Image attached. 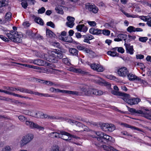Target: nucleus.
Returning a JSON list of instances; mask_svg holds the SVG:
<instances>
[{
	"mask_svg": "<svg viewBox=\"0 0 151 151\" xmlns=\"http://www.w3.org/2000/svg\"><path fill=\"white\" fill-rule=\"evenodd\" d=\"M2 30L4 33L12 42L17 43L22 42V38L23 37V35L21 32L4 29H3Z\"/></svg>",
	"mask_w": 151,
	"mask_h": 151,
	"instance_id": "1",
	"label": "nucleus"
},
{
	"mask_svg": "<svg viewBox=\"0 0 151 151\" xmlns=\"http://www.w3.org/2000/svg\"><path fill=\"white\" fill-rule=\"evenodd\" d=\"M96 134L99 137H95V138L100 142L106 143L109 142H114L115 141L114 139L112 137L101 132H96Z\"/></svg>",
	"mask_w": 151,
	"mask_h": 151,
	"instance_id": "2",
	"label": "nucleus"
},
{
	"mask_svg": "<svg viewBox=\"0 0 151 151\" xmlns=\"http://www.w3.org/2000/svg\"><path fill=\"white\" fill-rule=\"evenodd\" d=\"M129 96H125L124 97H123L122 99L126 102L128 103L130 105H133L137 104L138 103L140 102L141 99L138 98H133L130 99V95L127 94Z\"/></svg>",
	"mask_w": 151,
	"mask_h": 151,
	"instance_id": "3",
	"label": "nucleus"
},
{
	"mask_svg": "<svg viewBox=\"0 0 151 151\" xmlns=\"http://www.w3.org/2000/svg\"><path fill=\"white\" fill-rule=\"evenodd\" d=\"M127 76L130 81H134L135 82L137 83H144V82H145V80L142 79L140 78L131 73H128Z\"/></svg>",
	"mask_w": 151,
	"mask_h": 151,
	"instance_id": "4",
	"label": "nucleus"
},
{
	"mask_svg": "<svg viewBox=\"0 0 151 151\" xmlns=\"http://www.w3.org/2000/svg\"><path fill=\"white\" fill-rule=\"evenodd\" d=\"M33 138V135L32 134H29L23 137L20 142L21 146H23L30 142Z\"/></svg>",
	"mask_w": 151,
	"mask_h": 151,
	"instance_id": "5",
	"label": "nucleus"
},
{
	"mask_svg": "<svg viewBox=\"0 0 151 151\" xmlns=\"http://www.w3.org/2000/svg\"><path fill=\"white\" fill-rule=\"evenodd\" d=\"M26 124L31 129H37L39 130H43L44 129L43 127L40 126L37 123H35L32 121L26 120Z\"/></svg>",
	"mask_w": 151,
	"mask_h": 151,
	"instance_id": "6",
	"label": "nucleus"
},
{
	"mask_svg": "<svg viewBox=\"0 0 151 151\" xmlns=\"http://www.w3.org/2000/svg\"><path fill=\"white\" fill-rule=\"evenodd\" d=\"M102 129L105 132H112L115 129V127L113 124H103L101 126Z\"/></svg>",
	"mask_w": 151,
	"mask_h": 151,
	"instance_id": "7",
	"label": "nucleus"
},
{
	"mask_svg": "<svg viewBox=\"0 0 151 151\" xmlns=\"http://www.w3.org/2000/svg\"><path fill=\"white\" fill-rule=\"evenodd\" d=\"M128 111L132 114H141L144 115L145 111H147L148 109H141V110H136L135 109L133 108H130L128 106H127Z\"/></svg>",
	"mask_w": 151,
	"mask_h": 151,
	"instance_id": "8",
	"label": "nucleus"
},
{
	"mask_svg": "<svg viewBox=\"0 0 151 151\" xmlns=\"http://www.w3.org/2000/svg\"><path fill=\"white\" fill-rule=\"evenodd\" d=\"M4 88L7 90L8 91L10 92L15 91L16 90L19 91L20 92L27 93V88H24L21 87H18L17 88H14L13 87L4 86Z\"/></svg>",
	"mask_w": 151,
	"mask_h": 151,
	"instance_id": "9",
	"label": "nucleus"
},
{
	"mask_svg": "<svg viewBox=\"0 0 151 151\" xmlns=\"http://www.w3.org/2000/svg\"><path fill=\"white\" fill-rule=\"evenodd\" d=\"M49 55L48 57L46 58V60L50 62L53 63H56L58 60L56 58L55 54L53 50V51H49Z\"/></svg>",
	"mask_w": 151,
	"mask_h": 151,
	"instance_id": "10",
	"label": "nucleus"
},
{
	"mask_svg": "<svg viewBox=\"0 0 151 151\" xmlns=\"http://www.w3.org/2000/svg\"><path fill=\"white\" fill-rule=\"evenodd\" d=\"M90 66L92 69L97 72H102L104 70V68L100 64L94 63L91 64Z\"/></svg>",
	"mask_w": 151,
	"mask_h": 151,
	"instance_id": "11",
	"label": "nucleus"
},
{
	"mask_svg": "<svg viewBox=\"0 0 151 151\" xmlns=\"http://www.w3.org/2000/svg\"><path fill=\"white\" fill-rule=\"evenodd\" d=\"M129 72L127 68L125 67H122L119 68L117 71V73L119 76L125 77L127 76Z\"/></svg>",
	"mask_w": 151,
	"mask_h": 151,
	"instance_id": "12",
	"label": "nucleus"
},
{
	"mask_svg": "<svg viewBox=\"0 0 151 151\" xmlns=\"http://www.w3.org/2000/svg\"><path fill=\"white\" fill-rule=\"evenodd\" d=\"M60 138L65 140H71V135L64 131H60Z\"/></svg>",
	"mask_w": 151,
	"mask_h": 151,
	"instance_id": "13",
	"label": "nucleus"
},
{
	"mask_svg": "<svg viewBox=\"0 0 151 151\" xmlns=\"http://www.w3.org/2000/svg\"><path fill=\"white\" fill-rule=\"evenodd\" d=\"M30 94H34L35 95H38L40 96H44L45 97H52L50 95L47 93H43L38 92H34L33 91L30 90V89H27V93Z\"/></svg>",
	"mask_w": 151,
	"mask_h": 151,
	"instance_id": "14",
	"label": "nucleus"
},
{
	"mask_svg": "<svg viewBox=\"0 0 151 151\" xmlns=\"http://www.w3.org/2000/svg\"><path fill=\"white\" fill-rule=\"evenodd\" d=\"M67 19L68 21L66 23L67 25L70 28L73 27L75 24L74 23L75 18L71 16H68Z\"/></svg>",
	"mask_w": 151,
	"mask_h": 151,
	"instance_id": "15",
	"label": "nucleus"
},
{
	"mask_svg": "<svg viewBox=\"0 0 151 151\" xmlns=\"http://www.w3.org/2000/svg\"><path fill=\"white\" fill-rule=\"evenodd\" d=\"M86 8L90 12L94 13H96L98 12V9L95 5H86Z\"/></svg>",
	"mask_w": 151,
	"mask_h": 151,
	"instance_id": "16",
	"label": "nucleus"
},
{
	"mask_svg": "<svg viewBox=\"0 0 151 151\" xmlns=\"http://www.w3.org/2000/svg\"><path fill=\"white\" fill-rule=\"evenodd\" d=\"M126 41L125 42L124 45L126 48V51L127 52L129 53L131 55H132L134 53V49L133 46L130 45V44H127L126 43Z\"/></svg>",
	"mask_w": 151,
	"mask_h": 151,
	"instance_id": "17",
	"label": "nucleus"
},
{
	"mask_svg": "<svg viewBox=\"0 0 151 151\" xmlns=\"http://www.w3.org/2000/svg\"><path fill=\"white\" fill-rule=\"evenodd\" d=\"M53 51L57 59H60L62 58L63 57V52L57 49H54Z\"/></svg>",
	"mask_w": 151,
	"mask_h": 151,
	"instance_id": "18",
	"label": "nucleus"
},
{
	"mask_svg": "<svg viewBox=\"0 0 151 151\" xmlns=\"http://www.w3.org/2000/svg\"><path fill=\"white\" fill-rule=\"evenodd\" d=\"M102 30L92 28L89 30L90 33L93 35H99L102 34Z\"/></svg>",
	"mask_w": 151,
	"mask_h": 151,
	"instance_id": "19",
	"label": "nucleus"
},
{
	"mask_svg": "<svg viewBox=\"0 0 151 151\" xmlns=\"http://www.w3.org/2000/svg\"><path fill=\"white\" fill-rule=\"evenodd\" d=\"M68 122L73 125H76V126L79 127L83 128V127H86V126L83 125L81 123L74 120L69 119L68 120Z\"/></svg>",
	"mask_w": 151,
	"mask_h": 151,
	"instance_id": "20",
	"label": "nucleus"
},
{
	"mask_svg": "<svg viewBox=\"0 0 151 151\" xmlns=\"http://www.w3.org/2000/svg\"><path fill=\"white\" fill-rule=\"evenodd\" d=\"M76 29L79 32H86L88 30V28L84 24H80L78 25L76 27Z\"/></svg>",
	"mask_w": 151,
	"mask_h": 151,
	"instance_id": "21",
	"label": "nucleus"
},
{
	"mask_svg": "<svg viewBox=\"0 0 151 151\" xmlns=\"http://www.w3.org/2000/svg\"><path fill=\"white\" fill-rule=\"evenodd\" d=\"M31 63L38 65H44L45 64V61L42 60L40 59L32 60L31 62Z\"/></svg>",
	"mask_w": 151,
	"mask_h": 151,
	"instance_id": "22",
	"label": "nucleus"
},
{
	"mask_svg": "<svg viewBox=\"0 0 151 151\" xmlns=\"http://www.w3.org/2000/svg\"><path fill=\"white\" fill-rule=\"evenodd\" d=\"M60 131H59L58 132H53L50 133L49 136L52 138H60L61 135H60Z\"/></svg>",
	"mask_w": 151,
	"mask_h": 151,
	"instance_id": "23",
	"label": "nucleus"
},
{
	"mask_svg": "<svg viewBox=\"0 0 151 151\" xmlns=\"http://www.w3.org/2000/svg\"><path fill=\"white\" fill-rule=\"evenodd\" d=\"M111 93L115 95L119 96L124 97L125 96H129V95L125 93L124 92H118V91L113 90L111 91Z\"/></svg>",
	"mask_w": 151,
	"mask_h": 151,
	"instance_id": "24",
	"label": "nucleus"
},
{
	"mask_svg": "<svg viewBox=\"0 0 151 151\" xmlns=\"http://www.w3.org/2000/svg\"><path fill=\"white\" fill-rule=\"evenodd\" d=\"M69 52L70 54L72 55L78 57V51L76 49L70 48L69 49Z\"/></svg>",
	"mask_w": 151,
	"mask_h": 151,
	"instance_id": "25",
	"label": "nucleus"
},
{
	"mask_svg": "<svg viewBox=\"0 0 151 151\" xmlns=\"http://www.w3.org/2000/svg\"><path fill=\"white\" fill-rule=\"evenodd\" d=\"M123 125H124V126L127 128H130L131 129H134L135 130H137L138 131H139V132H144L141 129H140L139 128H138L137 127H134L133 126H131L129 124H127L126 123H123Z\"/></svg>",
	"mask_w": 151,
	"mask_h": 151,
	"instance_id": "26",
	"label": "nucleus"
},
{
	"mask_svg": "<svg viewBox=\"0 0 151 151\" xmlns=\"http://www.w3.org/2000/svg\"><path fill=\"white\" fill-rule=\"evenodd\" d=\"M63 93H65L66 94H72L76 95H80V92L77 91H68L63 90Z\"/></svg>",
	"mask_w": 151,
	"mask_h": 151,
	"instance_id": "27",
	"label": "nucleus"
},
{
	"mask_svg": "<svg viewBox=\"0 0 151 151\" xmlns=\"http://www.w3.org/2000/svg\"><path fill=\"white\" fill-rule=\"evenodd\" d=\"M77 73H80L82 76L90 75V73L81 69H78Z\"/></svg>",
	"mask_w": 151,
	"mask_h": 151,
	"instance_id": "28",
	"label": "nucleus"
},
{
	"mask_svg": "<svg viewBox=\"0 0 151 151\" xmlns=\"http://www.w3.org/2000/svg\"><path fill=\"white\" fill-rule=\"evenodd\" d=\"M82 90L87 96H89L93 94V89L88 88L87 90H86L85 88H82Z\"/></svg>",
	"mask_w": 151,
	"mask_h": 151,
	"instance_id": "29",
	"label": "nucleus"
},
{
	"mask_svg": "<svg viewBox=\"0 0 151 151\" xmlns=\"http://www.w3.org/2000/svg\"><path fill=\"white\" fill-rule=\"evenodd\" d=\"M46 35L47 37H54L56 38L57 37L51 31L48 29H46Z\"/></svg>",
	"mask_w": 151,
	"mask_h": 151,
	"instance_id": "30",
	"label": "nucleus"
},
{
	"mask_svg": "<svg viewBox=\"0 0 151 151\" xmlns=\"http://www.w3.org/2000/svg\"><path fill=\"white\" fill-rule=\"evenodd\" d=\"M101 148H103L104 150L107 151H113L114 147L111 146L103 145L100 146Z\"/></svg>",
	"mask_w": 151,
	"mask_h": 151,
	"instance_id": "31",
	"label": "nucleus"
},
{
	"mask_svg": "<svg viewBox=\"0 0 151 151\" xmlns=\"http://www.w3.org/2000/svg\"><path fill=\"white\" fill-rule=\"evenodd\" d=\"M93 94L95 95L100 96L102 95L103 94L102 91L97 89H93Z\"/></svg>",
	"mask_w": 151,
	"mask_h": 151,
	"instance_id": "32",
	"label": "nucleus"
},
{
	"mask_svg": "<svg viewBox=\"0 0 151 151\" xmlns=\"http://www.w3.org/2000/svg\"><path fill=\"white\" fill-rule=\"evenodd\" d=\"M62 39L64 41L68 42H71L72 41V38L69 36H68L65 37H62Z\"/></svg>",
	"mask_w": 151,
	"mask_h": 151,
	"instance_id": "33",
	"label": "nucleus"
},
{
	"mask_svg": "<svg viewBox=\"0 0 151 151\" xmlns=\"http://www.w3.org/2000/svg\"><path fill=\"white\" fill-rule=\"evenodd\" d=\"M26 35L28 36L30 38H31L33 37L34 34L32 33V31L31 30H28L26 32Z\"/></svg>",
	"mask_w": 151,
	"mask_h": 151,
	"instance_id": "34",
	"label": "nucleus"
},
{
	"mask_svg": "<svg viewBox=\"0 0 151 151\" xmlns=\"http://www.w3.org/2000/svg\"><path fill=\"white\" fill-rule=\"evenodd\" d=\"M35 22L37 23L43 25L44 24V22L42 19L40 17H36L35 19Z\"/></svg>",
	"mask_w": 151,
	"mask_h": 151,
	"instance_id": "35",
	"label": "nucleus"
},
{
	"mask_svg": "<svg viewBox=\"0 0 151 151\" xmlns=\"http://www.w3.org/2000/svg\"><path fill=\"white\" fill-rule=\"evenodd\" d=\"M114 22L113 21L111 20L109 23H105L104 25V26L107 28H109L110 27H112L113 25L114 24Z\"/></svg>",
	"mask_w": 151,
	"mask_h": 151,
	"instance_id": "36",
	"label": "nucleus"
},
{
	"mask_svg": "<svg viewBox=\"0 0 151 151\" xmlns=\"http://www.w3.org/2000/svg\"><path fill=\"white\" fill-rule=\"evenodd\" d=\"M127 35L124 34H119L117 36L118 37H120V39H121L122 41V40H123L125 41H126V38Z\"/></svg>",
	"mask_w": 151,
	"mask_h": 151,
	"instance_id": "37",
	"label": "nucleus"
},
{
	"mask_svg": "<svg viewBox=\"0 0 151 151\" xmlns=\"http://www.w3.org/2000/svg\"><path fill=\"white\" fill-rule=\"evenodd\" d=\"M148 112H146L145 111V113L144 114V116L147 119H151V111H149L148 110Z\"/></svg>",
	"mask_w": 151,
	"mask_h": 151,
	"instance_id": "38",
	"label": "nucleus"
},
{
	"mask_svg": "<svg viewBox=\"0 0 151 151\" xmlns=\"http://www.w3.org/2000/svg\"><path fill=\"white\" fill-rule=\"evenodd\" d=\"M12 102H14V104L17 105H20L21 106H24L26 105V104L25 102H20L18 100H15L14 101H12Z\"/></svg>",
	"mask_w": 151,
	"mask_h": 151,
	"instance_id": "39",
	"label": "nucleus"
},
{
	"mask_svg": "<svg viewBox=\"0 0 151 151\" xmlns=\"http://www.w3.org/2000/svg\"><path fill=\"white\" fill-rule=\"evenodd\" d=\"M12 13L10 12H7L5 16V19L6 21H9L11 20L12 17Z\"/></svg>",
	"mask_w": 151,
	"mask_h": 151,
	"instance_id": "40",
	"label": "nucleus"
},
{
	"mask_svg": "<svg viewBox=\"0 0 151 151\" xmlns=\"http://www.w3.org/2000/svg\"><path fill=\"white\" fill-rule=\"evenodd\" d=\"M55 9L56 12L58 14H63L64 13L63 10L61 8V6L56 7L55 8Z\"/></svg>",
	"mask_w": 151,
	"mask_h": 151,
	"instance_id": "41",
	"label": "nucleus"
},
{
	"mask_svg": "<svg viewBox=\"0 0 151 151\" xmlns=\"http://www.w3.org/2000/svg\"><path fill=\"white\" fill-rule=\"evenodd\" d=\"M0 100L4 101H7L12 102V99L8 97H6L2 96H0Z\"/></svg>",
	"mask_w": 151,
	"mask_h": 151,
	"instance_id": "42",
	"label": "nucleus"
},
{
	"mask_svg": "<svg viewBox=\"0 0 151 151\" xmlns=\"http://www.w3.org/2000/svg\"><path fill=\"white\" fill-rule=\"evenodd\" d=\"M43 83L48 86H56V84L53 82L49 81H44Z\"/></svg>",
	"mask_w": 151,
	"mask_h": 151,
	"instance_id": "43",
	"label": "nucleus"
},
{
	"mask_svg": "<svg viewBox=\"0 0 151 151\" xmlns=\"http://www.w3.org/2000/svg\"><path fill=\"white\" fill-rule=\"evenodd\" d=\"M113 50H117V51L119 52H120L122 53H123L124 52V49L121 47H116L113 48Z\"/></svg>",
	"mask_w": 151,
	"mask_h": 151,
	"instance_id": "44",
	"label": "nucleus"
},
{
	"mask_svg": "<svg viewBox=\"0 0 151 151\" xmlns=\"http://www.w3.org/2000/svg\"><path fill=\"white\" fill-rule=\"evenodd\" d=\"M62 61L63 63L67 65H69L70 64V60L68 58H65L63 59Z\"/></svg>",
	"mask_w": 151,
	"mask_h": 151,
	"instance_id": "45",
	"label": "nucleus"
},
{
	"mask_svg": "<svg viewBox=\"0 0 151 151\" xmlns=\"http://www.w3.org/2000/svg\"><path fill=\"white\" fill-rule=\"evenodd\" d=\"M107 53L108 55H110L113 57L118 56V53L115 52H111V51H109L107 52Z\"/></svg>",
	"mask_w": 151,
	"mask_h": 151,
	"instance_id": "46",
	"label": "nucleus"
},
{
	"mask_svg": "<svg viewBox=\"0 0 151 151\" xmlns=\"http://www.w3.org/2000/svg\"><path fill=\"white\" fill-rule=\"evenodd\" d=\"M135 28L132 26L129 27L127 29V31L129 32H135Z\"/></svg>",
	"mask_w": 151,
	"mask_h": 151,
	"instance_id": "47",
	"label": "nucleus"
},
{
	"mask_svg": "<svg viewBox=\"0 0 151 151\" xmlns=\"http://www.w3.org/2000/svg\"><path fill=\"white\" fill-rule=\"evenodd\" d=\"M4 93L6 94L10 95H13L14 96H17L18 97H19V95L18 94H16L14 93H13L12 92H10L9 91H6V90H5Z\"/></svg>",
	"mask_w": 151,
	"mask_h": 151,
	"instance_id": "48",
	"label": "nucleus"
},
{
	"mask_svg": "<svg viewBox=\"0 0 151 151\" xmlns=\"http://www.w3.org/2000/svg\"><path fill=\"white\" fill-rule=\"evenodd\" d=\"M110 32L109 30L107 29L102 30V33H103L104 35L108 36L110 34Z\"/></svg>",
	"mask_w": 151,
	"mask_h": 151,
	"instance_id": "49",
	"label": "nucleus"
},
{
	"mask_svg": "<svg viewBox=\"0 0 151 151\" xmlns=\"http://www.w3.org/2000/svg\"><path fill=\"white\" fill-rule=\"evenodd\" d=\"M18 119L21 122H26V120H28L26 118L22 115L19 116Z\"/></svg>",
	"mask_w": 151,
	"mask_h": 151,
	"instance_id": "50",
	"label": "nucleus"
},
{
	"mask_svg": "<svg viewBox=\"0 0 151 151\" xmlns=\"http://www.w3.org/2000/svg\"><path fill=\"white\" fill-rule=\"evenodd\" d=\"M148 38L147 37H141L139 38V40L142 42H145L147 40Z\"/></svg>",
	"mask_w": 151,
	"mask_h": 151,
	"instance_id": "51",
	"label": "nucleus"
},
{
	"mask_svg": "<svg viewBox=\"0 0 151 151\" xmlns=\"http://www.w3.org/2000/svg\"><path fill=\"white\" fill-rule=\"evenodd\" d=\"M11 150L12 149L10 146H6L2 149V151H11Z\"/></svg>",
	"mask_w": 151,
	"mask_h": 151,
	"instance_id": "52",
	"label": "nucleus"
},
{
	"mask_svg": "<svg viewBox=\"0 0 151 151\" xmlns=\"http://www.w3.org/2000/svg\"><path fill=\"white\" fill-rule=\"evenodd\" d=\"M22 6L24 8L26 9L28 6L27 3V0H25L24 1H23L21 3Z\"/></svg>",
	"mask_w": 151,
	"mask_h": 151,
	"instance_id": "53",
	"label": "nucleus"
},
{
	"mask_svg": "<svg viewBox=\"0 0 151 151\" xmlns=\"http://www.w3.org/2000/svg\"><path fill=\"white\" fill-rule=\"evenodd\" d=\"M128 36L129 38L127 40V42H130L132 40H134L136 38V36L134 35L131 36L129 35Z\"/></svg>",
	"mask_w": 151,
	"mask_h": 151,
	"instance_id": "54",
	"label": "nucleus"
},
{
	"mask_svg": "<svg viewBox=\"0 0 151 151\" xmlns=\"http://www.w3.org/2000/svg\"><path fill=\"white\" fill-rule=\"evenodd\" d=\"M84 38H87L89 39V40H91L94 39V37L93 36L91 35H87L82 36Z\"/></svg>",
	"mask_w": 151,
	"mask_h": 151,
	"instance_id": "55",
	"label": "nucleus"
},
{
	"mask_svg": "<svg viewBox=\"0 0 151 151\" xmlns=\"http://www.w3.org/2000/svg\"><path fill=\"white\" fill-rule=\"evenodd\" d=\"M45 8L42 7L38 10V13L41 14H43L45 12Z\"/></svg>",
	"mask_w": 151,
	"mask_h": 151,
	"instance_id": "56",
	"label": "nucleus"
},
{
	"mask_svg": "<svg viewBox=\"0 0 151 151\" xmlns=\"http://www.w3.org/2000/svg\"><path fill=\"white\" fill-rule=\"evenodd\" d=\"M47 25L48 26H49L52 28H54L55 25L52 22H49L47 23Z\"/></svg>",
	"mask_w": 151,
	"mask_h": 151,
	"instance_id": "57",
	"label": "nucleus"
},
{
	"mask_svg": "<svg viewBox=\"0 0 151 151\" xmlns=\"http://www.w3.org/2000/svg\"><path fill=\"white\" fill-rule=\"evenodd\" d=\"M49 115H48L44 114V113H42L41 114V115L40 116V118H45V119H48V118Z\"/></svg>",
	"mask_w": 151,
	"mask_h": 151,
	"instance_id": "58",
	"label": "nucleus"
},
{
	"mask_svg": "<svg viewBox=\"0 0 151 151\" xmlns=\"http://www.w3.org/2000/svg\"><path fill=\"white\" fill-rule=\"evenodd\" d=\"M107 78L108 79L112 80H115L116 78V77L112 75L108 76Z\"/></svg>",
	"mask_w": 151,
	"mask_h": 151,
	"instance_id": "59",
	"label": "nucleus"
},
{
	"mask_svg": "<svg viewBox=\"0 0 151 151\" xmlns=\"http://www.w3.org/2000/svg\"><path fill=\"white\" fill-rule=\"evenodd\" d=\"M96 79H95L96 82L98 83H99L102 80V78L99 77H97Z\"/></svg>",
	"mask_w": 151,
	"mask_h": 151,
	"instance_id": "60",
	"label": "nucleus"
},
{
	"mask_svg": "<svg viewBox=\"0 0 151 151\" xmlns=\"http://www.w3.org/2000/svg\"><path fill=\"white\" fill-rule=\"evenodd\" d=\"M0 38H1L3 40L5 41H8V39L2 35H0Z\"/></svg>",
	"mask_w": 151,
	"mask_h": 151,
	"instance_id": "61",
	"label": "nucleus"
},
{
	"mask_svg": "<svg viewBox=\"0 0 151 151\" xmlns=\"http://www.w3.org/2000/svg\"><path fill=\"white\" fill-rule=\"evenodd\" d=\"M88 24L91 26H94L96 25V23L95 21H89Z\"/></svg>",
	"mask_w": 151,
	"mask_h": 151,
	"instance_id": "62",
	"label": "nucleus"
},
{
	"mask_svg": "<svg viewBox=\"0 0 151 151\" xmlns=\"http://www.w3.org/2000/svg\"><path fill=\"white\" fill-rule=\"evenodd\" d=\"M23 25L24 27H28L30 26V24L27 22H26L23 23Z\"/></svg>",
	"mask_w": 151,
	"mask_h": 151,
	"instance_id": "63",
	"label": "nucleus"
},
{
	"mask_svg": "<svg viewBox=\"0 0 151 151\" xmlns=\"http://www.w3.org/2000/svg\"><path fill=\"white\" fill-rule=\"evenodd\" d=\"M136 58L137 59H142L144 58V56L142 55H136Z\"/></svg>",
	"mask_w": 151,
	"mask_h": 151,
	"instance_id": "64",
	"label": "nucleus"
}]
</instances>
